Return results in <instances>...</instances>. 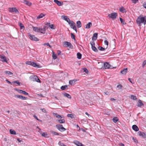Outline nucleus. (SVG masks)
Masks as SVG:
<instances>
[{"mask_svg": "<svg viewBox=\"0 0 146 146\" xmlns=\"http://www.w3.org/2000/svg\"><path fill=\"white\" fill-rule=\"evenodd\" d=\"M51 132L52 134L54 135H59V134L58 133L54 131H51Z\"/></svg>", "mask_w": 146, "mask_h": 146, "instance_id": "42", "label": "nucleus"}, {"mask_svg": "<svg viewBox=\"0 0 146 146\" xmlns=\"http://www.w3.org/2000/svg\"><path fill=\"white\" fill-rule=\"evenodd\" d=\"M41 135L42 136L44 137L45 138H48V136L46 132H43L42 134Z\"/></svg>", "mask_w": 146, "mask_h": 146, "instance_id": "32", "label": "nucleus"}, {"mask_svg": "<svg viewBox=\"0 0 146 146\" xmlns=\"http://www.w3.org/2000/svg\"><path fill=\"white\" fill-rule=\"evenodd\" d=\"M76 81V80H69V83L70 85H72L73 83H75Z\"/></svg>", "mask_w": 146, "mask_h": 146, "instance_id": "34", "label": "nucleus"}, {"mask_svg": "<svg viewBox=\"0 0 146 146\" xmlns=\"http://www.w3.org/2000/svg\"><path fill=\"white\" fill-rule=\"evenodd\" d=\"M63 94L65 97H67L69 99H71L72 97L71 96L66 92L64 93Z\"/></svg>", "mask_w": 146, "mask_h": 146, "instance_id": "24", "label": "nucleus"}, {"mask_svg": "<svg viewBox=\"0 0 146 146\" xmlns=\"http://www.w3.org/2000/svg\"><path fill=\"white\" fill-rule=\"evenodd\" d=\"M61 17L62 19L67 21L68 24L70 23V22H71V21L67 16L65 15H62Z\"/></svg>", "mask_w": 146, "mask_h": 146, "instance_id": "10", "label": "nucleus"}, {"mask_svg": "<svg viewBox=\"0 0 146 146\" xmlns=\"http://www.w3.org/2000/svg\"><path fill=\"white\" fill-rule=\"evenodd\" d=\"M117 15V13L114 12L113 13H111L110 14H109L108 15V17L110 18H111L113 20L116 18Z\"/></svg>", "mask_w": 146, "mask_h": 146, "instance_id": "4", "label": "nucleus"}, {"mask_svg": "<svg viewBox=\"0 0 146 146\" xmlns=\"http://www.w3.org/2000/svg\"><path fill=\"white\" fill-rule=\"evenodd\" d=\"M104 68L106 69L111 68L110 65L107 62H106L104 63Z\"/></svg>", "mask_w": 146, "mask_h": 146, "instance_id": "11", "label": "nucleus"}, {"mask_svg": "<svg viewBox=\"0 0 146 146\" xmlns=\"http://www.w3.org/2000/svg\"><path fill=\"white\" fill-rule=\"evenodd\" d=\"M13 83H15L19 85H21V83L18 80H15L13 82Z\"/></svg>", "mask_w": 146, "mask_h": 146, "instance_id": "45", "label": "nucleus"}, {"mask_svg": "<svg viewBox=\"0 0 146 146\" xmlns=\"http://www.w3.org/2000/svg\"><path fill=\"white\" fill-rule=\"evenodd\" d=\"M69 24L70 25L71 28L73 29L76 31V33H77V31L75 26V23L72 21H71V22H70V23Z\"/></svg>", "mask_w": 146, "mask_h": 146, "instance_id": "6", "label": "nucleus"}, {"mask_svg": "<svg viewBox=\"0 0 146 146\" xmlns=\"http://www.w3.org/2000/svg\"><path fill=\"white\" fill-rule=\"evenodd\" d=\"M57 121L60 123H64L65 122V120L64 119H57Z\"/></svg>", "mask_w": 146, "mask_h": 146, "instance_id": "35", "label": "nucleus"}, {"mask_svg": "<svg viewBox=\"0 0 146 146\" xmlns=\"http://www.w3.org/2000/svg\"><path fill=\"white\" fill-rule=\"evenodd\" d=\"M43 45L44 46L46 45L47 46H49L51 48H52V46L48 43H45L43 44Z\"/></svg>", "mask_w": 146, "mask_h": 146, "instance_id": "51", "label": "nucleus"}, {"mask_svg": "<svg viewBox=\"0 0 146 146\" xmlns=\"http://www.w3.org/2000/svg\"><path fill=\"white\" fill-rule=\"evenodd\" d=\"M26 64L28 65L32 66V61H27L26 62Z\"/></svg>", "mask_w": 146, "mask_h": 146, "instance_id": "47", "label": "nucleus"}, {"mask_svg": "<svg viewBox=\"0 0 146 146\" xmlns=\"http://www.w3.org/2000/svg\"><path fill=\"white\" fill-rule=\"evenodd\" d=\"M83 70H84V72H85L86 73H88V71L86 68H83Z\"/></svg>", "mask_w": 146, "mask_h": 146, "instance_id": "48", "label": "nucleus"}, {"mask_svg": "<svg viewBox=\"0 0 146 146\" xmlns=\"http://www.w3.org/2000/svg\"><path fill=\"white\" fill-rule=\"evenodd\" d=\"M98 48L101 51H104L105 50V48L102 46H99L98 47Z\"/></svg>", "mask_w": 146, "mask_h": 146, "instance_id": "43", "label": "nucleus"}, {"mask_svg": "<svg viewBox=\"0 0 146 146\" xmlns=\"http://www.w3.org/2000/svg\"><path fill=\"white\" fill-rule=\"evenodd\" d=\"M49 27H50L51 29H54L55 28L54 27V25L53 24L51 25Z\"/></svg>", "mask_w": 146, "mask_h": 146, "instance_id": "53", "label": "nucleus"}, {"mask_svg": "<svg viewBox=\"0 0 146 146\" xmlns=\"http://www.w3.org/2000/svg\"><path fill=\"white\" fill-rule=\"evenodd\" d=\"M40 110H42V111L44 113H46V110L45 108H41Z\"/></svg>", "mask_w": 146, "mask_h": 146, "instance_id": "54", "label": "nucleus"}, {"mask_svg": "<svg viewBox=\"0 0 146 146\" xmlns=\"http://www.w3.org/2000/svg\"><path fill=\"white\" fill-rule=\"evenodd\" d=\"M10 133L13 135H16V133L15 131L12 130V129H10Z\"/></svg>", "mask_w": 146, "mask_h": 146, "instance_id": "37", "label": "nucleus"}, {"mask_svg": "<svg viewBox=\"0 0 146 146\" xmlns=\"http://www.w3.org/2000/svg\"><path fill=\"white\" fill-rule=\"evenodd\" d=\"M105 94L106 95H110V94H109V93L108 92H104Z\"/></svg>", "mask_w": 146, "mask_h": 146, "instance_id": "63", "label": "nucleus"}, {"mask_svg": "<svg viewBox=\"0 0 146 146\" xmlns=\"http://www.w3.org/2000/svg\"><path fill=\"white\" fill-rule=\"evenodd\" d=\"M23 3L29 6H31L32 5V3L29 2L28 1L26 0H24L23 1Z\"/></svg>", "mask_w": 146, "mask_h": 146, "instance_id": "20", "label": "nucleus"}, {"mask_svg": "<svg viewBox=\"0 0 146 146\" xmlns=\"http://www.w3.org/2000/svg\"><path fill=\"white\" fill-rule=\"evenodd\" d=\"M39 33H40L43 34H44L45 33V30L43 29V28H39Z\"/></svg>", "mask_w": 146, "mask_h": 146, "instance_id": "33", "label": "nucleus"}, {"mask_svg": "<svg viewBox=\"0 0 146 146\" xmlns=\"http://www.w3.org/2000/svg\"><path fill=\"white\" fill-rule=\"evenodd\" d=\"M19 24L20 27V29H22L24 28V26L21 23H19Z\"/></svg>", "mask_w": 146, "mask_h": 146, "instance_id": "38", "label": "nucleus"}, {"mask_svg": "<svg viewBox=\"0 0 146 146\" xmlns=\"http://www.w3.org/2000/svg\"><path fill=\"white\" fill-rule=\"evenodd\" d=\"M50 23H47L45 25L48 26L49 27H50Z\"/></svg>", "mask_w": 146, "mask_h": 146, "instance_id": "58", "label": "nucleus"}, {"mask_svg": "<svg viewBox=\"0 0 146 146\" xmlns=\"http://www.w3.org/2000/svg\"><path fill=\"white\" fill-rule=\"evenodd\" d=\"M137 134L140 136H141L143 138H146V133L144 132L139 131L137 132Z\"/></svg>", "mask_w": 146, "mask_h": 146, "instance_id": "13", "label": "nucleus"}, {"mask_svg": "<svg viewBox=\"0 0 146 146\" xmlns=\"http://www.w3.org/2000/svg\"><path fill=\"white\" fill-rule=\"evenodd\" d=\"M113 122L115 123H116L117 121L119 119L117 117H114L113 119Z\"/></svg>", "mask_w": 146, "mask_h": 146, "instance_id": "39", "label": "nucleus"}, {"mask_svg": "<svg viewBox=\"0 0 146 146\" xmlns=\"http://www.w3.org/2000/svg\"><path fill=\"white\" fill-rule=\"evenodd\" d=\"M144 19L143 17H141V16H139L137 18L136 21L138 26L140 27L141 24L143 23L144 21Z\"/></svg>", "mask_w": 146, "mask_h": 146, "instance_id": "1", "label": "nucleus"}, {"mask_svg": "<svg viewBox=\"0 0 146 146\" xmlns=\"http://www.w3.org/2000/svg\"><path fill=\"white\" fill-rule=\"evenodd\" d=\"M144 19V21L143 22V24L144 25L146 24V16H144L143 17Z\"/></svg>", "mask_w": 146, "mask_h": 146, "instance_id": "52", "label": "nucleus"}, {"mask_svg": "<svg viewBox=\"0 0 146 146\" xmlns=\"http://www.w3.org/2000/svg\"><path fill=\"white\" fill-rule=\"evenodd\" d=\"M33 116L37 120H38V121H40V120H39L37 118V117L35 115H33Z\"/></svg>", "mask_w": 146, "mask_h": 146, "instance_id": "62", "label": "nucleus"}, {"mask_svg": "<svg viewBox=\"0 0 146 146\" xmlns=\"http://www.w3.org/2000/svg\"><path fill=\"white\" fill-rule=\"evenodd\" d=\"M98 35V33H95L94 34L93 36L92 37V40H96L97 38Z\"/></svg>", "mask_w": 146, "mask_h": 146, "instance_id": "19", "label": "nucleus"}, {"mask_svg": "<svg viewBox=\"0 0 146 146\" xmlns=\"http://www.w3.org/2000/svg\"><path fill=\"white\" fill-rule=\"evenodd\" d=\"M0 60L6 62H7L6 57L3 55H0Z\"/></svg>", "mask_w": 146, "mask_h": 146, "instance_id": "14", "label": "nucleus"}, {"mask_svg": "<svg viewBox=\"0 0 146 146\" xmlns=\"http://www.w3.org/2000/svg\"><path fill=\"white\" fill-rule=\"evenodd\" d=\"M76 24L77 27L79 28L82 27V24L80 21H78L76 22Z\"/></svg>", "mask_w": 146, "mask_h": 146, "instance_id": "26", "label": "nucleus"}, {"mask_svg": "<svg viewBox=\"0 0 146 146\" xmlns=\"http://www.w3.org/2000/svg\"><path fill=\"white\" fill-rule=\"evenodd\" d=\"M4 73L7 75H12L13 74V73L12 72L9 71H5L4 72Z\"/></svg>", "mask_w": 146, "mask_h": 146, "instance_id": "30", "label": "nucleus"}, {"mask_svg": "<svg viewBox=\"0 0 146 146\" xmlns=\"http://www.w3.org/2000/svg\"><path fill=\"white\" fill-rule=\"evenodd\" d=\"M52 56L54 59H56L57 58V56L56 54H54L53 52Z\"/></svg>", "mask_w": 146, "mask_h": 146, "instance_id": "50", "label": "nucleus"}, {"mask_svg": "<svg viewBox=\"0 0 146 146\" xmlns=\"http://www.w3.org/2000/svg\"><path fill=\"white\" fill-rule=\"evenodd\" d=\"M131 98L133 100H135L137 99V97L133 95H131Z\"/></svg>", "mask_w": 146, "mask_h": 146, "instance_id": "46", "label": "nucleus"}, {"mask_svg": "<svg viewBox=\"0 0 146 146\" xmlns=\"http://www.w3.org/2000/svg\"><path fill=\"white\" fill-rule=\"evenodd\" d=\"M132 129L135 131H138L139 130L138 127L135 125H133L132 126Z\"/></svg>", "mask_w": 146, "mask_h": 146, "instance_id": "22", "label": "nucleus"}, {"mask_svg": "<svg viewBox=\"0 0 146 146\" xmlns=\"http://www.w3.org/2000/svg\"><path fill=\"white\" fill-rule=\"evenodd\" d=\"M67 116L68 117H70L72 119H73L74 118V116L72 114H68Z\"/></svg>", "mask_w": 146, "mask_h": 146, "instance_id": "41", "label": "nucleus"}, {"mask_svg": "<svg viewBox=\"0 0 146 146\" xmlns=\"http://www.w3.org/2000/svg\"><path fill=\"white\" fill-rule=\"evenodd\" d=\"M74 143L78 146H80L81 145V143H80L78 141H74Z\"/></svg>", "mask_w": 146, "mask_h": 146, "instance_id": "29", "label": "nucleus"}, {"mask_svg": "<svg viewBox=\"0 0 146 146\" xmlns=\"http://www.w3.org/2000/svg\"><path fill=\"white\" fill-rule=\"evenodd\" d=\"M5 81L7 82L8 83L11 84V85H12V83L10 82L7 79H6Z\"/></svg>", "mask_w": 146, "mask_h": 146, "instance_id": "60", "label": "nucleus"}, {"mask_svg": "<svg viewBox=\"0 0 146 146\" xmlns=\"http://www.w3.org/2000/svg\"><path fill=\"white\" fill-rule=\"evenodd\" d=\"M122 86L121 84H119L117 86V88H118L119 89L121 88H122Z\"/></svg>", "mask_w": 146, "mask_h": 146, "instance_id": "57", "label": "nucleus"}, {"mask_svg": "<svg viewBox=\"0 0 146 146\" xmlns=\"http://www.w3.org/2000/svg\"><path fill=\"white\" fill-rule=\"evenodd\" d=\"M119 20L121 24H123V25L126 24V23H125V21L123 20L122 18L120 17Z\"/></svg>", "mask_w": 146, "mask_h": 146, "instance_id": "40", "label": "nucleus"}, {"mask_svg": "<svg viewBox=\"0 0 146 146\" xmlns=\"http://www.w3.org/2000/svg\"><path fill=\"white\" fill-rule=\"evenodd\" d=\"M119 11L122 13L125 12H126L125 9L123 7H120L119 9Z\"/></svg>", "mask_w": 146, "mask_h": 146, "instance_id": "27", "label": "nucleus"}, {"mask_svg": "<svg viewBox=\"0 0 146 146\" xmlns=\"http://www.w3.org/2000/svg\"><path fill=\"white\" fill-rule=\"evenodd\" d=\"M56 127L57 129L61 132L64 131L66 130V129L61 124H57Z\"/></svg>", "mask_w": 146, "mask_h": 146, "instance_id": "5", "label": "nucleus"}, {"mask_svg": "<svg viewBox=\"0 0 146 146\" xmlns=\"http://www.w3.org/2000/svg\"><path fill=\"white\" fill-rule=\"evenodd\" d=\"M67 88L68 86L67 85L62 86L60 88V89L62 90H64L67 89Z\"/></svg>", "mask_w": 146, "mask_h": 146, "instance_id": "31", "label": "nucleus"}, {"mask_svg": "<svg viewBox=\"0 0 146 146\" xmlns=\"http://www.w3.org/2000/svg\"><path fill=\"white\" fill-rule=\"evenodd\" d=\"M15 97L16 98H18L19 99H21L22 100H25L27 99V97L22 96L21 95H17L15 96Z\"/></svg>", "mask_w": 146, "mask_h": 146, "instance_id": "15", "label": "nucleus"}, {"mask_svg": "<svg viewBox=\"0 0 146 146\" xmlns=\"http://www.w3.org/2000/svg\"><path fill=\"white\" fill-rule=\"evenodd\" d=\"M28 35L29 37L31 40L35 41H39V39L35 35H32L29 33H28Z\"/></svg>", "mask_w": 146, "mask_h": 146, "instance_id": "3", "label": "nucleus"}, {"mask_svg": "<svg viewBox=\"0 0 146 146\" xmlns=\"http://www.w3.org/2000/svg\"><path fill=\"white\" fill-rule=\"evenodd\" d=\"M139 104L137 105L138 107L141 108L142 106H144V105L143 103L141 101V100H138Z\"/></svg>", "mask_w": 146, "mask_h": 146, "instance_id": "21", "label": "nucleus"}, {"mask_svg": "<svg viewBox=\"0 0 146 146\" xmlns=\"http://www.w3.org/2000/svg\"><path fill=\"white\" fill-rule=\"evenodd\" d=\"M104 43L105 44H106L107 46H108V41L107 40H105L104 41Z\"/></svg>", "mask_w": 146, "mask_h": 146, "instance_id": "56", "label": "nucleus"}, {"mask_svg": "<svg viewBox=\"0 0 146 146\" xmlns=\"http://www.w3.org/2000/svg\"><path fill=\"white\" fill-rule=\"evenodd\" d=\"M14 89L15 90L17 91L20 94H22L26 95H29V94L28 93L25 92V91H23V90H21L18 89L16 88H15Z\"/></svg>", "mask_w": 146, "mask_h": 146, "instance_id": "8", "label": "nucleus"}, {"mask_svg": "<svg viewBox=\"0 0 146 146\" xmlns=\"http://www.w3.org/2000/svg\"><path fill=\"white\" fill-rule=\"evenodd\" d=\"M61 53V52L59 50H58L57 51V53L58 55H60Z\"/></svg>", "mask_w": 146, "mask_h": 146, "instance_id": "61", "label": "nucleus"}, {"mask_svg": "<svg viewBox=\"0 0 146 146\" xmlns=\"http://www.w3.org/2000/svg\"><path fill=\"white\" fill-rule=\"evenodd\" d=\"M128 71V70L127 68H125L123 69V70H122L120 72L121 73L125 75L126 74V73Z\"/></svg>", "mask_w": 146, "mask_h": 146, "instance_id": "18", "label": "nucleus"}, {"mask_svg": "<svg viewBox=\"0 0 146 146\" xmlns=\"http://www.w3.org/2000/svg\"><path fill=\"white\" fill-rule=\"evenodd\" d=\"M29 80L32 81H36L40 83L41 82L36 76H31L29 77Z\"/></svg>", "mask_w": 146, "mask_h": 146, "instance_id": "2", "label": "nucleus"}, {"mask_svg": "<svg viewBox=\"0 0 146 146\" xmlns=\"http://www.w3.org/2000/svg\"><path fill=\"white\" fill-rule=\"evenodd\" d=\"M146 64V60L144 61L142 64V66L143 67Z\"/></svg>", "mask_w": 146, "mask_h": 146, "instance_id": "55", "label": "nucleus"}, {"mask_svg": "<svg viewBox=\"0 0 146 146\" xmlns=\"http://www.w3.org/2000/svg\"><path fill=\"white\" fill-rule=\"evenodd\" d=\"M77 57L78 59H80L82 58V54L78 52L77 54Z\"/></svg>", "mask_w": 146, "mask_h": 146, "instance_id": "36", "label": "nucleus"}, {"mask_svg": "<svg viewBox=\"0 0 146 146\" xmlns=\"http://www.w3.org/2000/svg\"><path fill=\"white\" fill-rule=\"evenodd\" d=\"M54 1L59 6H61L63 4V2H61L57 0H54Z\"/></svg>", "mask_w": 146, "mask_h": 146, "instance_id": "17", "label": "nucleus"}, {"mask_svg": "<svg viewBox=\"0 0 146 146\" xmlns=\"http://www.w3.org/2000/svg\"><path fill=\"white\" fill-rule=\"evenodd\" d=\"M133 3H136L138 0H131Z\"/></svg>", "mask_w": 146, "mask_h": 146, "instance_id": "59", "label": "nucleus"}, {"mask_svg": "<svg viewBox=\"0 0 146 146\" xmlns=\"http://www.w3.org/2000/svg\"><path fill=\"white\" fill-rule=\"evenodd\" d=\"M92 23L91 22H89L85 26V28L86 29H89L92 26Z\"/></svg>", "mask_w": 146, "mask_h": 146, "instance_id": "25", "label": "nucleus"}, {"mask_svg": "<svg viewBox=\"0 0 146 146\" xmlns=\"http://www.w3.org/2000/svg\"><path fill=\"white\" fill-rule=\"evenodd\" d=\"M71 38L73 39H74L75 40V36L74 35L73 33H71Z\"/></svg>", "mask_w": 146, "mask_h": 146, "instance_id": "49", "label": "nucleus"}, {"mask_svg": "<svg viewBox=\"0 0 146 146\" xmlns=\"http://www.w3.org/2000/svg\"><path fill=\"white\" fill-rule=\"evenodd\" d=\"M90 44L91 45V47L92 50L95 52H97L98 50L95 46V42L94 41H91L90 42Z\"/></svg>", "mask_w": 146, "mask_h": 146, "instance_id": "7", "label": "nucleus"}, {"mask_svg": "<svg viewBox=\"0 0 146 146\" xmlns=\"http://www.w3.org/2000/svg\"><path fill=\"white\" fill-rule=\"evenodd\" d=\"M32 66L35 67H36L37 68H40L42 67L39 64H36L35 62H32Z\"/></svg>", "mask_w": 146, "mask_h": 146, "instance_id": "16", "label": "nucleus"}, {"mask_svg": "<svg viewBox=\"0 0 146 146\" xmlns=\"http://www.w3.org/2000/svg\"><path fill=\"white\" fill-rule=\"evenodd\" d=\"M64 45L66 47H69L70 48H73V46L70 42L66 41L64 42Z\"/></svg>", "mask_w": 146, "mask_h": 146, "instance_id": "9", "label": "nucleus"}, {"mask_svg": "<svg viewBox=\"0 0 146 146\" xmlns=\"http://www.w3.org/2000/svg\"><path fill=\"white\" fill-rule=\"evenodd\" d=\"M45 16V15L43 14L42 13L40 14L36 18V19H38L42 18Z\"/></svg>", "mask_w": 146, "mask_h": 146, "instance_id": "28", "label": "nucleus"}, {"mask_svg": "<svg viewBox=\"0 0 146 146\" xmlns=\"http://www.w3.org/2000/svg\"><path fill=\"white\" fill-rule=\"evenodd\" d=\"M9 11L11 12H15L16 13L19 12L18 10L16 8L14 7L9 8Z\"/></svg>", "mask_w": 146, "mask_h": 146, "instance_id": "12", "label": "nucleus"}, {"mask_svg": "<svg viewBox=\"0 0 146 146\" xmlns=\"http://www.w3.org/2000/svg\"><path fill=\"white\" fill-rule=\"evenodd\" d=\"M143 6L146 9V3H144L143 4Z\"/></svg>", "mask_w": 146, "mask_h": 146, "instance_id": "64", "label": "nucleus"}, {"mask_svg": "<svg viewBox=\"0 0 146 146\" xmlns=\"http://www.w3.org/2000/svg\"><path fill=\"white\" fill-rule=\"evenodd\" d=\"M33 31L39 33L40 29L39 28L37 27H33Z\"/></svg>", "mask_w": 146, "mask_h": 146, "instance_id": "23", "label": "nucleus"}, {"mask_svg": "<svg viewBox=\"0 0 146 146\" xmlns=\"http://www.w3.org/2000/svg\"><path fill=\"white\" fill-rule=\"evenodd\" d=\"M55 114L56 117L59 118H60V119H61V118H62V117L60 115H59L57 113H55Z\"/></svg>", "mask_w": 146, "mask_h": 146, "instance_id": "44", "label": "nucleus"}]
</instances>
